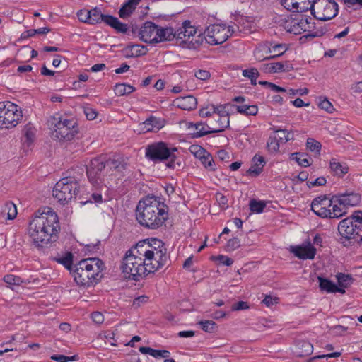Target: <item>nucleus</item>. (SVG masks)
<instances>
[{
    "label": "nucleus",
    "mask_w": 362,
    "mask_h": 362,
    "mask_svg": "<svg viewBox=\"0 0 362 362\" xmlns=\"http://www.w3.org/2000/svg\"><path fill=\"white\" fill-rule=\"evenodd\" d=\"M59 230L58 216L50 207L38 209L31 216L28 226V234L37 247L55 242Z\"/></svg>",
    "instance_id": "obj_1"
},
{
    "label": "nucleus",
    "mask_w": 362,
    "mask_h": 362,
    "mask_svg": "<svg viewBox=\"0 0 362 362\" xmlns=\"http://www.w3.org/2000/svg\"><path fill=\"white\" fill-rule=\"evenodd\" d=\"M136 218L143 226L157 229L162 226L168 218V206L156 197H147L139 202Z\"/></svg>",
    "instance_id": "obj_2"
},
{
    "label": "nucleus",
    "mask_w": 362,
    "mask_h": 362,
    "mask_svg": "<svg viewBox=\"0 0 362 362\" xmlns=\"http://www.w3.org/2000/svg\"><path fill=\"white\" fill-rule=\"evenodd\" d=\"M139 246L143 257L142 263L146 267V275L155 272L168 262L167 248L162 240L153 238L149 243L144 240L139 242Z\"/></svg>",
    "instance_id": "obj_3"
},
{
    "label": "nucleus",
    "mask_w": 362,
    "mask_h": 362,
    "mask_svg": "<svg viewBox=\"0 0 362 362\" xmlns=\"http://www.w3.org/2000/svg\"><path fill=\"white\" fill-rule=\"evenodd\" d=\"M104 269L105 264L101 259L87 258L74 266L71 274L78 286L88 287L100 280Z\"/></svg>",
    "instance_id": "obj_4"
},
{
    "label": "nucleus",
    "mask_w": 362,
    "mask_h": 362,
    "mask_svg": "<svg viewBox=\"0 0 362 362\" xmlns=\"http://www.w3.org/2000/svg\"><path fill=\"white\" fill-rule=\"evenodd\" d=\"M177 148L172 145L163 142H153L145 148V157L153 163L166 161V167L170 169L181 168L180 161L177 159Z\"/></svg>",
    "instance_id": "obj_5"
},
{
    "label": "nucleus",
    "mask_w": 362,
    "mask_h": 362,
    "mask_svg": "<svg viewBox=\"0 0 362 362\" xmlns=\"http://www.w3.org/2000/svg\"><path fill=\"white\" fill-rule=\"evenodd\" d=\"M139 243L128 250L120 264V269L126 279L139 281L146 276V267H144L143 257L139 249Z\"/></svg>",
    "instance_id": "obj_6"
},
{
    "label": "nucleus",
    "mask_w": 362,
    "mask_h": 362,
    "mask_svg": "<svg viewBox=\"0 0 362 362\" xmlns=\"http://www.w3.org/2000/svg\"><path fill=\"white\" fill-rule=\"evenodd\" d=\"M233 32L231 26L212 25L206 29L204 33L197 35L195 42L198 45H202L204 42L209 45H219L226 42Z\"/></svg>",
    "instance_id": "obj_7"
},
{
    "label": "nucleus",
    "mask_w": 362,
    "mask_h": 362,
    "mask_svg": "<svg viewBox=\"0 0 362 362\" xmlns=\"http://www.w3.org/2000/svg\"><path fill=\"white\" fill-rule=\"evenodd\" d=\"M80 186L74 177L62 178L54 185L52 190L53 197L62 204H66L79 192Z\"/></svg>",
    "instance_id": "obj_8"
},
{
    "label": "nucleus",
    "mask_w": 362,
    "mask_h": 362,
    "mask_svg": "<svg viewBox=\"0 0 362 362\" xmlns=\"http://www.w3.org/2000/svg\"><path fill=\"white\" fill-rule=\"evenodd\" d=\"M20 107L10 101L0 102V129L15 127L22 119Z\"/></svg>",
    "instance_id": "obj_9"
},
{
    "label": "nucleus",
    "mask_w": 362,
    "mask_h": 362,
    "mask_svg": "<svg viewBox=\"0 0 362 362\" xmlns=\"http://www.w3.org/2000/svg\"><path fill=\"white\" fill-rule=\"evenodd\" d=\"M313 16L320 21H329L339 12V6L334 0H313L310 6Z\"/></svg>",
    "instance_id": "obj_10"
},
{
    "label": "nucleus",
    "mask_w": 362,
    "mask_h": 362,
    "mask_svg": "<svg viewBox=\"0 0 362 362\" xmlns=\"http://www.w3.org/2000/svg\"><path fill=\"white\" fill-rule=\"evenodd\" d=\"M52 136L59 140L70 141L78 133L76 122L72 119L54 117Z\"/></svg>",
    "instance_id": "obj_11"
},
{
    "label": "nucleus",
    "mask_w": 362,
    "mask_h": 362,
    "mask_svg": "<svg viewBox=\"0 0 362 362\" xmlns=\"http://www.w3.org/2000/svg\"><path fill=\"white\" fill-rule=\"evenodd\" d=\"M362 228L359 225L354 224L352 218H346L341 221L338 225V231L342 238L349 241V244L362 243Z\"/></svg>",
    "instance_id": "obj_12"
},
{
    "label": "nucleus",
    "mask_w": 362,
    "mask_h": 362,
    "mask_svg": "<svg viewBox=\"0 0 362 362\" xmlns=\"http://www.w3.org/2000/svg\"><path fill=\"white\" fill-rule=\"evenodd\" d=\"M106 166V163L101 158H95L90 160L89 165L86 168V174L93 185L98 186L103 183V170Z\"/></svg>",
    "instance_id": "obj_13"
},
{
    "label": "nucleus",
    "mask_w": 362,
    "mask_h": 362,
    "mask_svg": "<svg viewBox=\"0 0 362 362\" xmlns=\"http://www.w3.org/2000/svg\"><path fill=\"white\" fill-rule=\"evenodd\" d=\"M159 26L151 21L145 22L139 29V36L146 43H158Z\"/></svg>",
    "instance_id": "obj_14"
},
{
    "label": "nucleus",
    "mask_w": 362,
    "mask_h": 362,
    "mask_svg": "<svg viewBox=\"0 0 362 362\" xmlns=\"http://www.w3.org/2000/svg\"><path fill=\"white\" fill-rule=\"evenodd\" d=\"M328 201L326 196L315 198L311 203V210L321 218H329L331 216L330 209L327 208V206H329Z\"/></svg>",
    "instance_id": "obj_15"
},
{
    "label": "nucleus",
    "mask_w": 362,
    "mask_h": 362,
    "mask_svg": "<svg viewBox=\"0 0 362 362\" xmlns=\"http://www.w3.org/2000/svg\"><path fill=\"white\" fill-rule=\"evenodd\" d=\"M334 202L339 203V205H344L347 209L348 206L358 205L361 202V197L358 193L346 192L345 193L337 194Z\"/></svg>",
    "instance_id": "obj_16"
},
{
    "label": "nucleus",
    "mask_w": 362,
    "mask_h": 362,
    "mask_svg": "<svg viewBox=\"0 0 362 362\" xmlns=\"http://www.w3.org/2000/svg\"><path fill=\"white\" fill-rule=\"evenodd\" d=\"M291 252L301 259H313L316 254V249L310 243L291 247Z\"/></svg>",
    "instance_id": "obj_17"
},
{
    "label": "nucleus",
    "mask_w": 362,
    "mask_h": 362,
    "mask_svg": "<svg viewBox=\"0 0 362 362\" xmlns=\"http://www.w3.org/2000/svg\"><path fill=\"white\" fill-rule=\"evenodd\" d=\"M182 30H183V36L185 37V40H182L184 44H189V45H198L195 42L197 39V28L192 25L191 21L186 20L182 23Z\"/></svg>",
    "instance_id": "obj_18"
},
{
    "label": "nucleus",
    "mask_w": 362,
    "mask_h": 362,
    "mask_svg": "<svg viewBox=\"0 0 362 362\" xmlns=\"http://www.w3.org/2000/svg\"><path fill=\"white\" fill-rule=\"evenodd\" d=\"M272 50L270 47H257L253 51L255 59L259 62L275 59L283 54V52L275 54H272Z\"/></svg>",
    "instance_id": "obj_19"
},
{
    "label": "nucleus",
    "mask_w": 362,
    "mask_h": 362,
    "mask_svg": "<svg viewBox=\"0 0 362 362\" xmlns=\"http://www.w3.org/2000/svg\"><path fill=\"white\" fill-rule=\"evenodd\" d=\"M174 103L177 107L185 110H194L197 105V99L192 95L177 98Z\"/></svg>",
    "instance_id": "obj_20"
},
{
    "label": "nucleus",
    "mask_w": 362,
    "mask_h": 362,
    "mask_svg": "<svg viewBox=\"0 0 362 362\" xmlns=\"http://www.w3.org/2000/svg\"><path fill=\"white\" fill-rule=\"evenodd\" d=\"M336 197L337 194L333 195L328 201L331 212L329 218H339L346 214V209L344 205H339V203L334 202Z\"/></svg>",
    "instance_id": "obj_21"
},
{
    "label": "nucleus",
    "mask_w": 362,
    "mask_h": 362,
    "mask_svg": "<svg viewBox=\"0 0 362 362\" xmlns=\"http://www.w3.org/2000/svg\"><path fill=\"white\" fill-rule=\"evenodd\" d=\"M329 168L333 175L339 177H344L349 171V167L346 163H341L334 158L329 161Z\"/></svg>",
    "instance_id": "obj_22"
},
{
    "label": "nucleus",
    "mask_w": 362,
    "mask_h": 362,
    "mask_svg": "<svg viewBox=\"0 0 362 362\" xmlns=\"http://www.w3.org/2000/svg\"><path fill=\"white\" fill-rule=\"evenodd\" d=\"M265 164L266 161L263 156L255 155L252 158V165L247 173L253 177H257L262 172Z\"/></svg>",
    "instance_id": "obj_23"
},
{
    "label": "nucleus",
    "mask_w": 362,
    "mask_h": 362,
    "mask_svg": "<svg viewBox=\"0 0 362 362\" xmlns=\"http://www.w3.org/2000/svg\"><path fill=\"white\" fill-rule=\"evenodd\" d=\"M233 106L229 103L214 105L213 104L209 105V108L212 112H214V115L221 116V120H223L222 124L226 125L228 124V118H229L228 107Z\"/></svg>",
    "instance_id": "obj_24"
},
{
    "label": "nucleus",
    "mask_w": 362,
    "mask_h": 362,
    "mask_svg": "<svg viewBox=\"0 0 362 362\" xmlns=\"http://www.w3.org/2000/svg\"><path fill=\"white\" fill-rule=\"evenodd\" d=\"M141 0H128L119 11V16L121 18L125 19L129 17L135 11Z\"/></svg>",
    "instance_id": "obj_25"
},
{
    "label": "nucleus",
    "mask_w": 362,
    "mask_h": 362,
    "mask_svg": "<svg viewBox=\"0 0 362 362\" xmlns=\"http://www.w3.org/2000/svg\"><path fill=\"white\" fill-rule=\"evenodd\" d=\"M35 129L30 124H27L24 126L22 130V142L23 145L30 146L35 139Z\"/></svg>",
    "instance_id": "obj_26"
},
{
    "label": "nucleus",
    "mask_w": 362,
    "mask_h": 362,
    "mask_svg": "<svg viewBox=\"0 0 362 362\" xmlns=\"http://www.w3.org/2000/svg\"><path fill=\"white\" fill-rule=\"evenodd\" d=\"M89 24L90 25L100 23L101 22H104L107 24V17L110 16L103 14L101 9L98 7H95L89 10Z\"/></svg>",
    "instance_id": "obj_27"
},
{
    "label": "nucleus",
    "mask_w": 362,
    "mask_h": 362,
    "mask_svg": "<svg viewBox=\"0 0 362 362\" xmlns=\"http://www.w3.org/2000/svg\"><path fill=\"white\" fill-rule=\"evenodd\" d=\"M301 18L299 19L298 21L293 22V25L289 31L291 33H294L295 34L300 33L301 31H305L308 29L311 28L310 25V21H309L308 18L304 16L303 15H300Z\"/></svg>",
    "instance_id": "obj_28"
},
{
    "label": "nucleus",
    "mask_w": 362,
    "mask_h": 362,
    "mask_svg": "<svg viewBox=\"0 0 362 362\" xmlns=\"http://www.w3.org/2000/svg\"><path fill=\"white\" fill-rule=\"evenodd\" d=\"M175 30L172 27L159 26L158 34V43L165 41H172L175 39Z\"/></svg>",
    "instance_id": "obj_29"
},
{
    "label": "nucleus",
    "mask_w": 362,
    "mask_h": 362,
    "mask_svg": "<svg viewBox=\"0 0 362 362\" xmlns=\"http://www.w3.org/2000/svg\"><path fill=\"white\" fill-rule=\"evenodd\" d=\"M296 353L299 356H308L312 354L313 346L311 343L308 341L301 340L297 341L296 344Z\"/></svg>",
    "instance_id": "obj_30"
},
{
    "label": "nucleus",
    "mask_w": 362,
    "mask_h": 362,
    "mask_svg": "<svg viewBox=\"0 0 362 362\" xmlns=\"http://www.w3.org/2000/svg\"><path fill=\"white\" fill-rule=\"evenodd\" d=\"M221 116L218 115H214L213 117V119L209 122L210 127H208L209 129H211V132L214 133L221 132L225 130V129L229 127V118H228V124L226 125L222 124L221 123Z\"/></svg>",
    "instance_id": "obj_31"
},
{
    "label": "nucleus",
    "mask_w": 362,
    "mask_h": 362,
    "mask_svg": "<svg viewBox=\"0 0 362 362\" xmlns=\"http://www.w3.org/2000/svg\"><path fill=\"white\" fill-rule=\"evenodd\" d=\"M107 25L111 26L115 30H116L118 33H125L128 30V26L127 24L122 23L119 21V19L112 16H110L107 17Z\"/></svg>",
    "instance_id": "obj_32"
},
{
    "label": "nucleus",
    "mask_w": 362,
    "mask_h": 362,
    "mask_svg": "<svg viewBox=\"0 0 362 362\" xmlns=\"http://www.w3.org/2000/svg\"><path fill=\"white\" fill-rule=\"evenodd\" d=\"M135 90L133 86L124 83H116L114 86L115 93L117 96L127 95L135 91Z\"/></svg>",
    "instance_id": "obj_33"
},
{
    "label": "nucleus",
    "mask_w": 362,
    "mask_h": 362,
    "mask_svg": "<svg viewBox=\"0 0 362 362\" xmlns=\"http://www.w3.org/2000/svg\"><path fill=\"white\" fill-rule=\"evenodd\" d=\"M106 165L110 169H115L118 172H122L127 168V163L122 158H113L107 160Z\"/></svg>",
    "instance_id": "obj_34"
},
{
    "label": "nucleus",
    "mask_w": 362,
    "mask_h": 362,
    "mask_svg": "<svg viewBox=\"0 0 362 362\" xmlns=\"http://www.w3.org/2000/svg\"><path fill=\"white\" fill-rule=\"evenodd\" d=\"M192 126H193L197 131L194 133V137L195 138H199L213 133L211 132V129L208 128V127H210V125H206L202 122H197L196 124H192Z\"/></svg>",
    "instance_id": "obj_35"
},
{
    "label": "nucleus",
    "mask_w": 362,
    "mask_h": 362,
    "mask_svg": "<svg viewBox=\"0 0 362 362\" xmlns=\"http://www.w3.org/2000/svg\"><path fill=\"white\" fill-rule=\"evenodd\" d=\"M319 287L322 291H326L327 293H334V288H336V284L332 281L319 276Z\"/></svg>",
    "instance_id": "obj_36"
},
{
    "label": "nucleus",
    "mask_w": 362,
    "mask_h": 362,
    "mask_svg": "<svg viewBox=\"0 0 362 362\" xmlns=\"http://www.w3.org/2000/svg\"><path fill=\"white\" fill-rule=\"evenodd\" d=\"M58 263L64 266L70 272H72L71 265L73 262V255L71 252H66L63 257L54 259Z\"/></svg>",
    "instance_id": "obj_37"
},
{
    "label": "nucleus",
    "mask_w": 362,
    "mask_h": 362,
    "mask_svg": "<svg viewBox=\"0 0 362 362\" xmlns=\"http://www.w3.org/2000/svg\"><path fill=\"white\" fill-rule=\"evenodd\" d=\"M49 31L47 28H40L38 29H30L23 32L19 38V40H25L29 37H34L36 34H45Z\"/></svg>",
    "instance_id": "obj_38"
},
{
    "label": "nucleus",
    "mask_w": 362,
    "mask_h": 362,
    "mask_svg": "<svg viewBox=\"0 0 362 362\" xmlns=\"http://www.w3.org/2000/svg\"><path fill=\"white\" fill-rule=\"evenodd\" d=\"M242 74L243 76L250 80L251 85L255 86L257 84V79L259 76V73L256 68L245 69Z\"/></svg>",
    "instance_id": "obj_39"
},
{
    "label": "nucleus",
    "mask_w": 362,
    "mask_h": 362,
    "mask_svg": "<svg viewBox=\"0 0 362 362\" xmlns=\"http://www.w3.org/2000/svg\"><path fill=\"white\" fill-rule=\"evenodd\" d=\"M336 277L340 287L348 288L351 286L353 281V278L349 274L339 273Z\"/></svg>",
    "instance_id": "obj_40"
},
{
    "label": "nucleus",
    "mask_w": 362,
    "mask_h": 362,
    "mask_svg": "<svg viewBox=\"0 0 362 362\" xmlns=\"http://www.w3.org/2000/svg\"><path fill=\"white\" fill-rule=\"evenodd\" d=\"M143 124L146 126L150 125V127H147V132L158 130L161 127L158 119L155 117H150L149 118L146 119L144 122Z\"/></svg>",
    "instance_id": "obj_41"
},
{
    "label": "nucleus",
    "mask_w": 362,
    "mask_h": 362,
    "mask_svg": "<svg viewBox=\"0 0 362 362\" xmlns=\"http://www.w3.org/2000/svg\"><path fill=\"white\" fill-rule=\"evenodd\" d=\"M265 207L266 204L263 201H257L253 199L250 202V209L254 213H262Z\"/></svg>",
    "instance_id": "obj_42"
},
{
    "label": "nucleus",
    "mask_w": 362,
    "mask_h": 362,
    "mask_svg": "<svg viewBox=\"0 0 362 362\" xmlns=\"http://www.w3.org/2000/svg\"><path fill=\"white\" fill-rule=\"evenodd\" d=\"M291 159L295 160L300 165L308 167L310 165L309 160L306 158V155L301 153H293L291 154Z\"/></svg>",
    "instance_id": "obj_43"
},
{
    "label": "nucleus",
    "mask_w": 362,
    "mask_h": 362,
    "mask_svg": "<svg viewBox=\"0 0 362 362\" xmlns=\"http://www.w3.org/2000/svg\"><path fill=\"white\" fill-rule=\"evenodd\" d=\"M279 141L274 136L271 135L267 141V148L271 153H276L279 149Z\"/></svg>",
    "instance_id": "obj_44"
},
{
    "label": "nucleus",
    "mask_w": 362,
    "mask_h": 362,
    "mask_svg": "<svg viewBox=\"0 0 362 362\" xmlns=\"http://www.w3.org/2000/svg\"><path fill=\"white\" fill-rule=\"evenodd\" d=\"M202 330L206 332H213L217 327L216 324L212 320H202L199 322Z\"/></svg>",
    "instance_id": "obj_45"
},
{
    "label": "nucleus",
    "mask_w": 362,
    "mask_h": 362,
    "mask_svg": "<svg viewBox=\"0 0 362 362\" xmlns=\"http://www.w3.org/2000/svg\"><path fill=\"white\" fill-rule=\"evenodd\" d=\"M202 164L209 170H214V161L211 154L207 152L204 157L200 159Z\"/></svg>",
    "instance_id": "obj_46"
},
{
    "label": "nucleus",
    "mask_w": 362,
    "mask_h": 362,
    "mask_svg": "<svg viewBox=\"0 0 362 362\" xmlns=\"http://www.w3.org/2000/svg\"><path fill=\"white\" fill-rule=\"evenodd\" d=\"M51 359L58 362L76 361L78 360V356L74 355L72 356H66L64 355H52Z\"/></svg>",
    "instance_id": "obj_47"
},
{
    "label": "nucleus",
    "mask_w": 362,
    "mask_h": 362,
    "mask_svg": "<svg viewBox=\"0 0 362 362\" xmlns=\"http://www.w3.org/2000/svg\"><path fill=\"white\" fill-rule=\"evenodd\" d=\"M5 283L10 285H20L23 283V280L21 277L15 276L13 274H7L4 277Z\"/></svg>",
    "instance_id": "obj_48"
},
{
    "label": "nucleus",
    "mask_w": 362,
    "mask_h": 362,
    "mask_svg": "<svg viewBox=\"0 0 362 362\" xmlns=\"http://www.w3.org/2000/svg\"><path fill=\"white\" fill-rule=\"evenodd\" d=\"M306 146L311 151L319 152L321 149V144L311 138L307 139Z\"/></svg>",
    "instance_id": "obj_49"
},
{
    "label": "nucleus",
    "mask_w": 362,
    "mask_h": 362,
    "mask_svg": "<svg viewBox=\"0 0 362 362\" xmlns=\"http://www.w3.org/2000/svg\"><path fill=\"white\" fill-rule=\"evenodd\" d=\"M319 107L329 113H332L334 110L332 104L326 98H324L322 100L320 99Z\"/></svg>",
    "instance_id": "obj_50"
},
{
    "label": "nucleus",
    "mask_w": 362,
    "mask_h": 362,
    "mask_svg": "<svg viewBox=\"0 0 362 362\" xmlns=\"http://www.w3.org/2000/svg\"><path fill=\"white\" fill-rule=\"evenodd\" d=\"M240 246V241L238 238H233L232 239H230L226 245V250L227 251H233L236 249H238Z\"/></svg>",
    "instance_id": "obj_51"
},
{
    "label": "nucleus",
    "mask_w": 362,
    "mask_h": 362,
    "mask_svg": "<svg viewBox=\"0 0 362 362\" xmlns=\"http://www.w3.org/2000/svg\"><path fill=\"white\" fill-rule=\"evenodd\" d=\"M191 151L194 154L195 157L199 160L207 153V151L199 146H192Z\"/></svg>",
    "instance_id": "obj_52"
},
{
    "label": "nucleus",
    "mask_w": 362,
    "mask_h": 362,
    "mask_svg": "<svg viewBox=\"0 0 362 362\" xmlns=\"http://www.w3.org/2000/svg\"><path fill=\"white\" fill-rule=\"evenodd\" d=\"M89 10H80L77 12V17L81 22L89 24Z\"/></svg>",
    "instance_id": "obj_53"
},
{
    "label": "nucleus",
    "mask_w": 362,
    "mask_h": 362,
    "mask_svg": "<svg viewBox=\"0 0 362 362\" xmlns=\"http://www.w3.org/2000/svg\"><path fill=\"white\" fill-rule=\"evenodd\" d=\"M280 2L281 4L288 11L297 9L299 7L298 4H293L295 1L293 0H280Z\"/></svg>",
    "instance_id": "obj_54"
},
{
    "label": "nucleus",
    "mask_w": 362,
    "mask_h": 362,
    "mask_svg": "<svg viewBox=\"0 0 362 362\" xmlns=\"http://www.w3.org/2000/svg\"><path fill=\"white\" fill-rule=\"evenodd\" d=\"M6 207L8 210V218L11 220L16 218L17 215L16 206L13 203H8L6 204Z\"/></svg>",
    "instance_id": "obj_55"
},
{
    "label": "nucleus",
    "mask_w": 362,
    "mask_h": 362,
    "mask_svg": "<svg viewBox=\"0 0 362 362\" xmlns=\"http://www.w3.org/2000/svg\"><path fill=\"white\" fill-rule=\"evenodd\" d=\"M326 179L324 177H320L316 178L313 182H307L308 187H313L315 186H324L326 185Z\"/></svg>",
    "instance_id": "obj_56"
},
{
    "label": "nucleus",
    "mask_w": 362,
    "mask_h": 362,
    "mask_svg": "<svg viewBox=\"0 0 362 362\" xmlns=\"http://www.w3.org/2000/svg\"><path fill=\"white\" fill-rule=\"evenodd\" d=\"M195 77L199 80L205 81L210 78V72L206 70L200 69L195 72Z\"/></svg>",
    "instance_id": "obj_57"
},
{
    "label": "nucleus",
    "mask_w": 362,
    "mask_h": 362,
    "mask_svg": "<svg viewBox=\"0 0 362 362\" xmlns=\"http://www.w3.org/2000/svg\"><path fill=\"white\" fill-rule=\"evenodd\" d=\"M216 198L221 207L225 209L228 206V199L226 196L221 193H218L216 195Z\"/></svg>",
    "instance_id": "obj_58"
},
{
    "label": "nucleus",
    "mask_w": 362,
    "mask_h": 362,
    "mask_svg": "<svg viewBox=\"0 0 362 362\" xmlns=\"http://www.w3.org/2000/svg\"><path fill=\"white\" fill-rule=\"evenodd\" d=\"M286 129H277L275 130L273 136H274L280 143H284V139L286 137Z\"/></svg>",
    "instance_id": "obj_59"
},
{
    "label": "nucleus",
    "mask_w": 362,
    "mask_h": 362,
    "mask_svg": "<svg viewBox=\"0 0 362 362\" xmlns=\"http://www.w3.org/2000/svg\"><path fill=\"white\" fill-rule=\"evenodd\" d=\"M91 318L94 322L98 325L103 323L104 321V316L100 312H93L91 314Z\"/></svg>",
    "instance_id": "obj_60"
},
{
    "label": "nucleus",
    "mask_w": 362,
    "mask_h": 362,
    "mask_svg": "<svg viewBox=\"0 0 362 362\" xmlns=\"http://www.w3.org/2000/svg\"><path fill=\"white\" fill-rule=\"evenodd\" d=\"M84 113H85L87 119L89 120H93V119H95V117L98 115L97 112L94 109L90 108V107L84 108Z\"/></svg>",
    "instance_id": "obj_61"
},
{
    "label": "nucleus",
    "mask_w": 362,
    "mask_h": 362,
    "mask_svg": "<svg viewBox=\"0 0 362 362\" xmlns=\"http://www.w3.org/2000/svg\"><path fill=\"white\" fill-rule=\"evenodd\" d=\"M139 47H125L124 49H122V53L123 56L126 58L134 57L133 51H134L136 48Z\"/></svg>",
    "instance_id": "obj_62"
},
{
    "label": "nucleus",
    "mask_w": 362,
    "mask_h": 362,
    "mask_svg": "<svg viewBox=\"0 0 362 362\" xmlns=\"http://www.w3.org/2000/svg\"><path fill=\"white\" fill-rule=\"evenodd\" d=\"M247 308H249V305L245 301H238L232 305V310H242Z\"/></svg>",
    "instance_id": "obj_63"
},
{
    "label": "nucleus",
    "mask_w": 362,
    "mask_h": 362,
    "mask_svg": "<svg viewBox=\"0 0 362 362\" xmlns=\"http://www.w3.org/2000/svg\"><path fill=\"white\" fill-rule=\"evenodd\" d=\"M352 218V221L357 222L359 225H362V211H356L349 217Z\"/></svg>",
    "instance_id": "obj_64"
}]
</instances>
